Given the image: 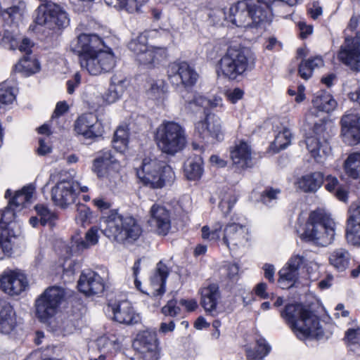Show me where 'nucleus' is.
<instances>
[{
	"label": "nucleus",
	"instance_id": "f257e3e1",
	"mask_svg": "<svg viewBox=\"0 0 360 360\" xmlns=\"http://www.w3.org/2000/svg\"><path fill=\"white\" fill-rule=\"evenodd\" d=\"M96 344L100 351L110 354L123 352L129 360H159L160 352L156 333L150 330L139 333L132 347L135 352L130 355L132 350L126 349L130 340L122 335H110L100 337Z\"/></svg>",
	"mask_w": 360,
	"mask_h": 360
},
{
	"label": "nucleus",
	"instance_id": "f03ea898",
	"mask_svg": "<svg viewBox=\"0 0 360 360\" xmlns=\"http://www.w3.org/2000/svg\"><path fill=\"white\" fill-rule=\"evenodd\" d=\"M129 132L127 127L120 126L115 132L112 141L115 149L119 153L110 150L99 152L93 162L92 170L101 179H108L111 181L117 177L123 167L121 159L128 146Z\"/></svg>",
	"mask_w": 360,
	"mask_h": 360
},
{
	"label": "nucleus",
	"instance_id": "7ed1b4c3",
	"mask_svg": "<svg viewBox=\"0 0 360 360\" xmlns=\"http://www.w3.org/2000/svg\"><path fill=\"white\" fill-rule=\"evenodd\" d=\"M35 189L33 184L23 186L15 192L8 207L0 210V259L11 254L12 244L7 226L15 219V211L27 207L33 202Z\"/></svg>",
	"mask_w": 360,
	"mask_h": 360
},
{
	"label": "nucleus",
	"instance_id": "20e7f679",
	"mask_svg": "<svg viewBox=\"0 0 360 360\" xmlns=\"http://www.w3.org/2000/svg\"><path fill=\"white\" fill-rule=\"evenodd\" d=\"M281 316L300 340L318 339L323 335L318 316L301 304L286 305Z\"/></svg>",
	"mask_w": 360,
	"mask_h": 360
},
{
	"label": "nucleus",
	"instance_id": "39448f33",
	"mask_svg": "<svg viewBox=\"0 0 360 360\" xmlns=\"http://www.w3.org/2000/svg\"><path fill=\"white\" fill-rule=\"evenodd\" d=\"M269 6L259 0H242L229 9V20L238 27H258L270 20Z\"/></svg>",
	"mask_w": 360,
	"mask_h": 360
},
{
	"label": "nucleus",
	"instance_id": "423d86ee",
	"mask_svg": "<svg viewBox=\"0 0 360 360\" xmlns=\"http://www.w3.org/2000/svg\"><path fill=\"white\" fill-rule=\"evenodd\" d=\"M103 221L104 235L118 243L135 241L142 233L141 226L131 217H124L117 213H112L104 218Z\"/></svg>",
	"mask_w": 360,
	"mask_h": 360
},
{
	"label": "nucleus",
	"instance_id": "0eeeda50",
	"mask_svg": "<svg viewBox=\"0 0 360 360\" xmlns=\"http://www.w3.org/2000/svg\"><path fill=\"white\" fill-rule=\"evenodd\" d=\"M303 235L308 241L318 245L326 246L334 240L335 223L322 211H314L309 215Z\"/></svg>",
	"mask_w": 360,
	"mask_h": 360
},
{
	"label": "nucleus",
	"instance_id": "6e6552de",
	"mask_svg": "<svg viewBox=\"0 0 360 360\" xmlns=\"http://www.w3.org/2000/svg\"><path fill=\"white\" fill-rule=\"evenodd\" d=\"M139 179L146 186L160 188L174 179L172 168L156 158H146L141 166L136 169Z\"/></svg>",
	"mask_w": 360,
	"mask_h": 360
},
{
	"label": "nucleus",
	"instance_id": "1a4fd4ad",
	"mask_svg": "<svg viewBox=\"0 0 360 360\" xmlns=\"http://www.w3.org/2000/svg\"><path fill=\"white\" fill-rule=\"evenodd\" d=\"M155 139L160 150L169 155L180 152L186 144L184 129L173 121H163L156 129Z\"/></svg>",
	"mask_w": 360,
	"mask_h": 360
},
{
	"label": "nucleus",
	"instance_id": "9d476101",
	"mask_svg": "<svg viewBox=\"0 0 360 360\" xmlns=\"http://www.w3.org/2000/svg\"><path fill=\"white\" fill-rule=\"evenodd\" d=\"M255 64V56L251 50L236 41L231 42L226 50V77L231 80L251 70Z\"/></svg>",
	"mask_w": 360,
	"mask_h": 360
},
{
	"label": "nucleus",
	"instance_id": "9b49d317",
	"mask_svg": "<svg viewBox=\"0 0 360 360\" xmlns=\"http://www.w3.org/2000/svg\"><path fill=\"white\" fill-rule=\"evenodd\" d=\"M51 178L53 181L56 180L51 191L54 205L65 209L73 204L79 195V183L67 176L63 172L51 175Z\"/></svg>",
	"mask_w": 360,
	"mask_h": 360
},
{
	"label": "nucleus",
	"instance_id": "f8f14e48",
	"mask_svg": "<svg viewBox=\"0 0 360 360\" xmlns=\"http://www.w3.org/2000/svg\"><path fill=\"white\" fill-rule=\"evenodd\" d=\"M65 296L62 288L53 286L46 289L35 301V314L41 322L52 323L59 304Z\"/></svg>",
	"mask_w": 360,
	"mask_h": 360
},
{
	"label": "nucleus",
	"instance_id": "ddd939ff",
	"mask_svg": "<svg viewBox=\"0 0 360 360\" xmlns=\"http://www.w3.org/2000/svg\"><path fill=\"white\" fill-rule=\"evenodd\" d=\"M41 4L36 10L34 22L49 29L65 27L70 19L66 11L58 4L49 0H39Z\"/></svg>",
	"mask_w": 360,
	"mask_h": 360
},
{
	"label": "nucleus",
	"instance_id": "4468645a",
	"mask_svg": "<svg viewBox=\"0 0 360 360\" xmlns=\"http://www.w3.org/2000/svg\"><path fill=\"white\" fill-rule=\"evenodd\" d=\"M329 124L323 119L314 122L311 135L306 138L307 148L317 162H323L328 155L330 147L328 139L330 137Z\"/></svg>",
	"mask_w": 360,
	"mask_h": 360
},
{
	"label": "nucleus",
	"instance_id": "2eb2a0df",
	"mask_svg": "<svg viewBox=\"0 0 360 360\" xmlns=\"http://www.w3.org/2000/svg\"><path fill=\"white\" fill-rule=\"evenodd\" d=\"M338 58L351 70L360 72V31L354 37L345 36L344 44L338 53Z\"/></svg>",
	"mask_w": 360,
	"mask_h": 360
},
{
	"label": "nucleus",
	"instance_id": "dca6fc26",
	"mask_svg": "<svg viewBox=\"0 0 360 360\" xmlns=\"http://www.w3.org/2000/svg\"><path fill=\"white\" fill-rule=\"evenodd\" d=\"M115 57L110 49L98 51L80 63L82 70L91 75L109 72L115 66Z\"/></svg>",
	"mask_w": 360,
	"mask_h": 360
},
{
	"label": "nucleus",
	"instance_id": "f3484780",
	"mask_svg": "<svg viewBox=\"0 0 360 360\" xmlns=\"http://www.w3.org/2000/svg\"><path fill=\"white\" fill-rule=\"evenodd\" d=\"M168 77L175 85L181 84L185 88L194 86L198 79V74L195 70L185 61L170 63L167 69Z\"/></svg>",
	"mask_w": 360,
	"mask_h": 360
},
{
	"label": "nucleus",
	"instance_id": "a211bd4d",
	"mask_svg": "<svg viewBox=\"0 0 360 360\" xmlns=\"http://www.w3.org/2000/svg\"><path fill=\"white\" fill-rule=\"evenodd\" d=\"M103 41L96 34H81L71 49L79 56V63L103 49Z\"/></svg>",
	"mask_w": 360,
	"mask_h": 360
},
{
	"label": "nucleus",
	"instance_id": "6ab92c4d",
	"mask_svg": "<svg viewBox=\"0 0 360 360\" xmlns=\"http://www.w3.org/2000/svg\"><path fill=\"white\" fill-rule=\"evenodd\" d=\"M309 262L308 253H295L288 259L285 265L278 271V282L291 283L292 286L299 278L300 270L305 267Z\"/></svg>",
	"mask_w": 360,
	"mask_h": 360
},
{
	"label": "nucleus",
	"instance_id": "aec40b11",
	"mask_svg": "<svg viewBox=\"0 0 360 360\" xmlns=\"http://www.w3.org/2000/svg\"><path fill=\"white\" fill-rule=\"evenodd\" d=\"M27 286V277L20 270L6 271L0 276V289L9 295H18Z\"/></svg>",
	"mask_w": 360,
	"mask_h": 360
},
{
	"label": "nucleus",
	"instance_id": "412c9836",
	"mask_svg": "<svg viewBox=\"0 0 360 360\" xmlns=\"http://www.w3.org/2000/svg\"><path fill=\"white\" fill-rule=\"evenodd\" d=\"M221 122L214 115H207L204 119L195 124V134L199 138L208 141L210 138L220 140L223 139L221 133Z\"/></svg>",
	"mask_w": 360,
	"mask_h": 360
},
{
	"label": "nucleus",
	"instance_id": "4be33fe9",
	"mask_svg": "<svg viewBox=\"0 0 360 360\" xmlns=\"http://www.w3.org/2000/svg\"><path fill=\"white\" fill-rule=\"evenodd\" d=\"M340 123L344 142L351 146L360 143V115L347 113L341 118Z\"/></svg>",
	"mask_w": 360,
	"mask_h": 360
},
{
	"label": "nucleus",
	"instance_id": "5701e85b",
	"mask_svg": "<svg viewBox=\"0 0 360 360\" xmlns=\"http://www.w3.org/2000/svg\"><path fill=\"white\" fill-rule=\"evenodd\" d=\"M75 130L78 134L86 139L101 136L103 132L101 123L92 113H86L79 116L75 121Z\"/></svg>",
	"mask_w": 360,
	"mask_h": 360
},
{
	"label": "nucleus",
	"instance_id": "b1692460",
	"mask_svg": "<svg viewBox=\"0 0 360 360\" xmlns=\"http://www.w3.org/2000/svg\"><path fill=\"white\" fill-rule=\"evenodd\" d=\"M150 213L148 224L151 229L158 235H167L171 229L169 212L162 206L153 205Z\"/></svg>",
	"mask_w": 360,
	"mask_h": 360
},
{
	"label": "nucleus",
	"instance_id": "393cba45",
	"mask_svg": "<svg viewBox=\"0 0 360 360\" xmlns=\"http://www.w3.org/2000/svg\"><path fill=\"white\" fill-rule=\"evenodd\" d=\"M79 290L87 296L100 295L105 290V283L101 276L93 271L83 272L78 281Z\"/></svg>",
	"mask_w": 360,
	"mask_h": 360
},
{
	"label": "nucleus",
	"instance_id": "a878e982",
	"mask_svg": "<svg viewBox=\"0 0 360 360\" xmlns=\"http://www.w3.org/2000/svg\"><path fill=\"white\" fill-rule=\"evenodd\" d=\"M108 307L113 314V319L122 324L134 325L141 321V316L134 309L131 304L126 300L110 304Z\"/></svg>",
	"mask_w": 360,
	"mask_h": 360
},
{
	"label": "nucleus",
	"instance_id": "bb28decb",
	"mask_svg": "<svg viewBox=\"0 0 360 360\" xmlns=\"http://www.w3.org/2000/svg\"><path fill=\"white\" fill-rule=\"evenodd\" d=\"M346 239L354 246H360V205L352 204L348 210Z\"/></svg>",
	"mask_w": 360,
	"mask_h": 360
},
{
	"label": "nucleus",
	"instance_id": "cd10ccee",
	"mask_svg": "<svg viewBox=\"0 0 360 360\" xmlns=\"http://www.w3.org/2000/svg\"><path fill=\"white\" fill-rule=\"evenodd\" d=\"M201 305L210 315L214 316L223 310L218 306V300L220 298L219 287L216 284H211L200 290Z\"/></svg>",
	"mask_w": 360,
	"mask_h": 360
},
{
	"label": "nucleus",
	"instance_id": "c85d7f7f",
	"mask_svg": "<svg viewBox=\"0 0 360 360\" xmlns=\"http://www.w3.org/2000/svg\"><path fill=\"white\" fill-rule=\"evenodd\" d=\"M169 274L168 266L160 261L154 273L150 278V294L153 297H161L165 292V283Z\"/></svg>",
	"mask_w": 360,
	"mask_h": 360
},
{
	"label": "nucleus",
	"instance_id": "c756f323",
	"mask_svg": "<svg viewBox=\"0 0 360 360\" xmlns=\"http://www.w3.org/2000/svg\"><path fill=\"white\" fill-rule=\"evenodd\" d=\"M314 110H311L307 115V121L311 122L312 117L315 115L316 110L330 112L335 109L337 102L333 96L327 91L317 93L312 100Z\"/></svg>",
	"mask_w": 360,
	"mask_h": 360
},
{
	"label": "nucleus",
	"instance_id": "7c9ffc66",
	"mask_svg": "<svg viewBox=\"0 0 360 360\" xmlns=\"http://www.w3.org/2000/svg\"><path fill=\"white\" fill-rule=\"evenodd\" d=\"M17 326L15 312L11 304L0 300V333L10 334Z\"/></svg>",
	"mask_w": 360,
	"mask_h": 360
},
{
	"label": "nucleus",
	"instance_id": "2f4dec72",
	"mask_svg": "<svg viewBox=\"0 0 360 360\" xmlns=\"http://www.w3.org/2000/svg\"><path fill=\"white\" fill-rule=\"evenodd\" d=\"M231 159L238 169L249 167L252 165L251 149L245 142H240L231 150Z\"/></svg>",
	"mask_w": 360,
	"mask_h": 360
},
{
	"label": "nucleus",
	"instance_id": "473e14b6",
	"mask_svg": "<svg viewBox=\"0 0 360 360\" xmlns=\"http://www.w3.org/2000/svg\"><path fill=\"white\" fill-rule=\"evenodd\" d=\"M26 12V4L22 0L16 1L11 6L3 8L1 15L5 21H8L10 27H17L18 23L22 19Z\"/></svg>",
	"mask_w": 360,
	"mask_h": 360
},
{
	"label": "nucleus",
	"instance_id": "72a5a7b5",
	"mask_svg": "<svg viewBox=\"0 0 360 360\" xmlns=\"http://www.w3.org/2000/svg\"><path fill=\"white\" fill-rule=\"evenodd\" d=\"M324 175L321 172L307 173L297 181L298 187L306 193L316 192L323 184Z\"/></svg>",
	"mask_w": 360,
	"mask_h": 360
},
{
	"label": "nucleus",
	"instance_id": "f704fd0d",
	"mask_svg": "<svg viewBox=\"0 0 360 360\" xmlns=\"http://www.w3.org/2000/svg\"><path fill=\"white\" fill-rule=\"evenodd\" d=\"M226 233L231 239L236 240L239 243L250 240L249 228L241 223L238 218L236 219V221H230L226 224Z\"/></svg>",
	"mask_w": 360,
	"mask_h": 360
},
{
	"label": "nucleus",
	"instance_id": "c9c22d12",
	"mask_svg": "<svg viewBox=\"0 0 360 360\" xmlns=\"http://www.w3.org/2000/svg\"><path fill=\"white\" fill-rule=\"evenodd\" d=\"M203 161L200 156L195 155L189 158L184 163V173L189 180L199 179L203 173Z\"/></svg>",
	"mask_w": 360,
	"mask_h": 360
},
{
	"label": "nucleus",
	"instance_id": "e433bc0d",
	"mask_svg": "<svg viewBox=\"0 0 360 360\" xmlns=\"http://www.w3.org/2000/svg\"><path fill=\"white\" fill-rule=\"evenodd\" d=\"M166 57V49L160 47H149L147 51L138 55L136 60L143 65L155 64Z\"/></svg>",
	"mask_w": 360,
	"mask_h": 360
},
{
	"label": "nucleus",
	"instance_id": "4c0bfd02",
	"mask_svg": "<svg viewBox=\"0 0 360 360\" xmlns=\"http://www.w3.org/2000/svg\"><path fill=\"white\" fill-rule=\"evenodd\" d=\"M15 71L25 76H30L39 71L40 63L38 60L32 56H25L15 66Z\"/></svg>",
	"mask_w": 360,
	"mask_h": 360
},
{
	"label": "nucleus",
	"instance_id": "58836bf2",
	"mask_svg": "<svg viewBox=\"0 0 360 360\" xmlns=\"http://www.w3.org/2000/svg\"><path fill=\"white\" fill-rule=\"evenodd\" d=\"M323 65V60L321 57L316 56L302 60L299 65L300 76L307 80L309 79L316 68H321Z\"/></svg>",
	"mask_w": 360,
	"mask_h": 360
},
{
	"label": "nucleus",
	"instance_id": "ea45409f",
	"mask_svg": "<svg viewBox=\"0 0 360 360\" xmlns=\"http://www.w3.org/2000/svg\"><path fill=\"white\" fill-rule=\"evenodd\" d=\"M349 259V253L343 248L335 250L329 257L330 264L340 271L347 268Z\"/></svg>",
	"mask_w": 360,
	"mask_h": 360
},
{
	"label": "nucleus",
	"instance_id": "a19ab883",
	"mask_svg": "<svg viewBox=\"0 0 360 360\" xmlns=\"http://www.w3.org/2000/svg\"><path fill=\"white\" fill-rule=\"evenodd\" d=\"M148 0H105L109 6L124 9L130 13L139 11L140 8L147 2Z\"/></svg>",
	"mask_w": 360,
	"mask_h": 360
},
{
	"label": "nucleus",
	"instance_id": "79ce46f5",
	"mask_svg": "<svg viewBox=\"0 0 360 360\" xmlns=\"http://www.w3.org/2000/svg\"><path fill=\"white\" fill-rule=\"evenodd\" d=\"M345 169L350 177L360 180V153L351 154L345 162Z\"/></svg>",
	"mask_w": 360,
	"mask_h": 360
},
{
	"label": "nucleus",
	"instance_id": "37998d69",
	"mask_svg": "<svg viewBox=\"0 0 360 360\" xmlns=\"http://www.w3.org/2000/svg\"><path fill=\"white\" fill-rule=\"evenodd\" d=\"M20 38L17 33V27L4 28L1 45L9 50H15L18 46Z\"/></svg>",
	"mask_w": 360,
	"mask_h": 360
},
{
	"label": "nucleus",
	"instance_id": "c03bdc74",
	"mask_svg": "<svg viewBox=\"0 0 360 360\" xmlns=\"http://www.w3.org/2000/svg\"><path fill=\"white\" fill-rule=\"evenodd\" d=\"M271 347L264 339L257 341L256 350L251 349L246 350L247 358L249 360H262L270 352Z\"/></svg>",
	"mask_w": 360,
	"mask_h": 360
},
{
	"label": "nucleus",
	"instance_id": "a18cd8bd",
	"mask_svg": "<svg viewBox=\"0 0 360 360\" xmlns=\"http://www.w3.org/2000/svg\"><path fill=\"white\" fill-rule=\"evenodd\" d=\"M95 219L94 212L91 209L84 204L77 206L75 221L77 224L86 226L93 223Z\"/></svg>",
	"mask_w": 360,
	"mask_h": 360
},
{
	"label": "nucleus",
	"instance_id": "49530a36",
	"mask_svg": "<svg viewBox=\"0 0 360 360\" xmlns=\"http://www.w3.org/2000/svg\"><path fill=\"white\" fill-rule=\"evenodd\" d=\"M15 98L14 89L5 82L0 85V110L11 104Z\"/></svg>",
	"mask_w": 360,
	"mask_h": 360
},
{
	"label": "nucleus",
	"instance_id": "de8ad7c7",
	"mask_svg": "<svg viewBox=\"0 0 360 360\" xmlns=\"http://www.w3.org/2000/svg\"><path fill=\"white\" fill-rule=\"evenodd\" d=\"M128 46L129 50L135 54L136 58L138 55H140L149 49L148 46L147 35L144 33L139 34L129 43Z\"/></svg>",
	"mask_w": 360,
	"mask_h": 360
},
{
	"label": "nucleus",
	"instance_id": "09e8293b",
	"mask_svg": "<svg viewBox=\"0 0 360 360\" xmlns=\"http://www.w3.org/2000/svg\"><path fill=\"white\" fill-rule=\"evenodd\" d=\"M34 208L38 216L40 217V222L42 225H53L57 219L56 214L49 210L47 207L43 205H37Z\"/></svg>",
	"mask_w": 360,
	"mask_h": 360
},
{
	"label": "nucleus",
	"instance_id": "8fccbe9b",
	"mask_svg": "<svg viewBox=\"0 0 360 360\" xmlns=\"http://www.w3.org/2000/svg\"><path fill=\"white\" fill-rule=\"evenodd\" d=\"M98 238V228L97 226H93L86 233L85 240H81L78 243L77 247L79 250L89 248L97 244Z\"/></svg>",
	"mask_w": 360,
	"mask_h": 360
},
{
	"label": "nucleus",
	"instance_id": "3c124183",
	"mask_svg": "<svg viewBox=\"0 0 360 360\" xmlns=\"http://www.w3.org/2000/svg\"><path fill=\"white\" fill-rule=\"evenodd\" d=\"M223 224L217 223L214 226L212 231L210 230L209 226H204L202 229V238L204 240L210 241H217L220 238Z\"/></svg>",
	"mask_w": 360,
	"mask_h": 360
},
{
	"label": "nucleus",
	"instance_id": "603ef678",
	"mask_svg": "<svg viewBox=\"0 0 360 360\" xmlns=\"http://www.w3.org/2000/svg\"><path fill=\"white\" fill-rule=\"evenodd\" d=\"M292 134L288 129L280 131L275 137L274 145L278 150H283L291 143Z\"/></svg>",
	"mask_w": 360,
	"mask_h": 360
},
{
	"label": "nucleus",
	"instance_id": "864d4df0",
	"mask_svg": "<svg viewBox=\"0 0 360 360\" xmlns=\"http://www.w3.org/2000/svg\"><path fill=\"white\" fill-rule=\"evenodd\" d=\"M280 193V189L268 187L262 193L261 201L267 206H272L276 203Z\"/></svg>",
	"mask_w": 360,
	"mask_h": 360
},
{
	"label": "nucleus",
	"instance_id": "5fc2aeb1",
	"mask_svg": "<svg viewBox=\"0 0 360 360\" xmlns=\"http://www.w3.org/2000/svg\"><path fill=\"white\" fill-rule=\"evenodd\" d=\"M194 103L204 108L207 107L215 108L222 106L223 100L220 96H214L212 99H207L202 96H198L193 101Z\"/></svg>",
	"mask_w": 360,
	"mask_h": 360
},
{
	"label": "nucleus",
	"instance_id": "6e6d98bb",
	"mask_svg": "<svg viewBox=\"0 0 360 360\" xmlns=\"http://www.w3.org/2000/svg\"><path fill=\"white\" fill-rule=\"evenodd\" d=\"M147 95L149 98L153 100L158 101L163 100L165 96V91L162 82L160 84L153 83L147 91Z\"/></svg>",
	"mask_w": 360,
	"mask_h": 360
},
{
	"label": "nucleus",
	"instance_id": "4d7b16f0",
	"mask_svg": "<svg viewBox=\"0 0 360 360\" xmlns=\"http://www.w3.org/2000/svg\"><path fill=\"white\" fill-rule=\"evenodd\" d=\"M129 82L126 79H119L113 77L111 79L110 87L112 89L113 93H115L120 98L126 91Z\"/></svg>",
	"mask_w": 360,
	"mask_h": 360
},
{
	"label": "nucleus",
	"instance_id": "13d9d810",
	"mask_svg": "<svg viewBox=\"0 0 360 360\" xmlns=\"http://www.w3.org/2000/svg\"><path fill=\"white\" fill-rule=\"evenodd\" d=\"M51 324H53V326H51L53 330H59L64 335L72 333L75 329V326L72 322L68 319L64 321L61 320L57 325H54L53 322Z\"/></svg>",
	"mask_w": 360,
	"mask_h": 360
},
{
	"label": "nucleus",
	"instance_id": "bf43d9fd",
	"mask_svg": "<svg viewBox=\"0 0 360 360\" xmlns=\"http://www.w3.org/2000/svg\"><path fill=\"white\" fill-rule=\"evenodd\" d=\"M345 340L348 345L359 343L360 328L348 329L345 333Z\"/></svg>",
	"mask_w": 360,
	"mask_h": 360
},
{
	"label": "nucleus",
	"instance_id": "052dcab7",
	"mask_svg": "<svg viewBox=\"0 0 360 360\" xmlns=\"http://www.w3.org/2000/svg\"><path fill=\"white\" fill-rule=\"evenodd\" d=\"M162 312L165 316L174 317L180 312V308L176 305V300H169L167 304L162 308Z\"/></svg>",
	"mask_w": 360,
	"mask_h": 360
},
{
	"label": "nucleus",
	"instance_id": "680f3d73",
	"mask_svg": "<svg viewBox=\"0 0 360 360\" xmlns=\"http://www.w3.org/2000/svg\"><path fill=\"white\" fill-rule=\"evenodd\" d=\"M52 150L51 146L49 137L39 139V147L37 149V153L39 155H46L50 153Z\"/></svg>",
	"mask_w": 360,
	"mask_h": 360
},
{
	"label": "nucleus",
	"instance_id": "e2e57ef3",
	"mask_svg": "<svg viewBox=\"0 0 360 360\" xmlns=\"http://www.w3.org/2000/svg\"><path fill=\"white\" fill-rule=\"evenodd\" d=\"M239 266L237 262L229 264L226 269V278L231 280L233 284H236L239 278Z\"/></svg>",
	"mask_w": 360,
	"mask_h": 360
},
{
	"label": "nucleus",
	"instance_id": "0e129e2a",
	"mask_svg": "<svg viewBox=\"0 0 360 360\" xmlns=\"http://www.w3.org/2000/svg\"><path fill=\"white\" fill-rule=\"evenodd\" d=\"M355 32V34L358 31H360V16L353 15L349 20L347 28L345 30V35L347 31Z\"/></svg>",
	"mask_w": 360,
	"mask_h": 360
},
{
	"label": "nucleus",
	"instance_id": "69168bd1",
	"mask_svg": "<svg viewBox=\"0 0 360 360\" xmlns=\"http://www.w3.org/2000/svg\"><path fill=\"white\" fill-rule=\"evenodd\" d=\"M244 95V91L240 88H236L232 91L228 93L226 92V96L228 100L231 103H236L239 100L242 99Z\"/></svg>",
	"mask_w": 360,
	"mask_h": 360
},
{
	"label": "nucleus",
	"instance_id": "338daca9",
	"mask_svg": "<svg viewBox=\"0 0 360 360\" xmlns=\"http://www.w3.org/2000/svg\"><path fill=\"white\" fill-rule=\"evenodd\" d=\"M324 181H326V189L329 192H335L338 188L339 182L336 177L328 175L326 178L324 177Z\"/></svg>",
	"mask_w": 360,
	"mask_h": 360
},
{
	"label": "nucleus",
	"instance_id": "774afa93",
	"mask_svg": "<svg viewBox=\"0 0 360 360\" xmlns=\"http://www.w3.org/2000/svg\"><path fill=\"white\" fill-rule=\"evenodd\" d=\"M92 202L94 206L101 211L108 210L111 207V203L103 197L94 199Z\"/></svg>",
	"mask_w": 360,
	"mask_h": 360
}]
</instances>
